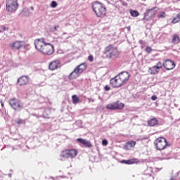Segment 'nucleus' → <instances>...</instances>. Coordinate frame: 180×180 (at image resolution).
<instances>
[{"label": "nucleus", "mask_w": 180, "mask_h": 180, "mask_svg": "<svg viewBox=\"0 0 180 180\" xmlns=\"http://www.w3.org/2000/svg\"><path fill=\"white\" fill-rule=\"evenodd\" d=\"M104 89H105V91H110V87L108 85H106Z\"/></svg>", "instance_id": "nucleus-32"}, {"label": "nucleus", "mask_w": 180, "mask_h": 180, "mask_svg": "<svg viewBox=\"0 0 180 180\" xmlns=\"http://www.w3.org/2000/svg\"><path fill=\"white\" fill-rule=\"evenodd\" d=\"M0 103H1V106H2V108H4V101H1Z\"/></svg>", "instance_id": "nucleus-34"}, {"label": "nucleus", "mask_w": 180, "mask_h": 180, "mask_svg": "<svg viewBox=\"0 0 180 180\" xmlns=\"http://www.w3.org/2000/svg\"><path fill=\"white\" fill-rule=\"evenodd\" d=\"M61 67V62L60 60H55L51 61L49 65V68L51 71H54L56 70H58Z\"/></svg>", "instance_id": "nucleus-12"}, {"label": "nucleus", "mask_w": 180, "mask_h": 180, "mask_svg": "<svg viewBox=\"0 0 180 180\" xmlns=\"http://www.w3.org/2000/svg\"><path fill=\"white\" fill-rule=\"evenodd\" d=\"M72 101L74 105H77V103H79V97L77 95H73L72 96Z\"/></svg>", "instance_id": "nucleus-21"}, {"label": "nucleus", "mask_w": 180, "mask_h": 180, "mask_svg": "<svg viewBox=\"0 0 180 180\" xmlns=\"http://www.w3.org/2000/svg\"><path fill=\"white\" fill-rule=\"evenodd\" d=\"M16 123L18 124V126H20V124H25V120L18 119L17 120Z\"/></svg>", "instance_id": "nucleus-26"}, {"label": "nucleus", "mask_w": 180, "mask_h": 180, "mask_svg": "<svg viewBox=\"0 0 180 180\" xmlns=\"http://www.w3.org/2000/svg\"><path fill=\"white\" fill-rule=\"evenodd\" d=\"M180 42V38L178 34H174L172 39V43L173 44H178Z\"/></svg>", "instance_id": "nucleus-20"}, {"label": "nucleus", "mask_w": 180, "mask_h": 180, "mask_svg": "<svg viewBox=\"0 0 180 180\" xmlns=\"http://www.w3.org/2000/svg\"><path fill=\"white\" fill-rule=\"evenodd\" d=\"M152 101H157V96L154 95L151 97Z\"/></svg>", "instance_id": "nucleus-33"}, {"label": "nucleus", "mask_w": 180, "mask_h": 180, "mask_svg": "<svg viewBox=\"0 0 180 180\" xmlns=\"http://www.w3.org/2000/svg\"><path fill=\"white\" fill-rule=\"evenodd\" d=\"M77 143H80V144H83V146H84V147H86L87 148H92V143H91V141L86 139L79 138L77 139Z\"/></svg>", "instance_id": "nucleus-16"}, {"label": "nucleus", "mask_w": 180, "mask_h": 180, "mask_svg": "<svg viewBox=\"0 0 180 180\" xmlns=\"http://www.w3.org/2000/svg\"><path fill=\"white\" fill-rule=\"evenodd\" d=\"M9 47L12 50H20L23 47V41H15L9 44Z\"/></svg>", "instance_id": "nucleus-13"}, {"label": "nucleus", "mask_w": 180, "mask_h": 180, "mask_svg": "<svg viewBox=\"0 0 180 180\" xmlns=\"http://www.w3.org/2000/svg\"><path fill=\"white\" fill-rule=\"evenodd\" d=\"M146 53H151V51H153V48H151L150 46H147L146 48Z\"/></svg>", "instance_id": "nucleus-29"}, {"label": "nucleus", "mask_w": 180, "mask_h": 180, "mask_svg": "<svg viewBox=\"0 0 180 180\" xmlns=\"http://www.w3.org/2000/svg\"><path fill=\"white\" fill-rule=\"evenodd\" d=\"M127 29H128V30H130V27H128Z\"/></svg>", "instance_id": "nucleus-37"}, {"label": "nucleus", "mask_w": 180, "mask_h": 180, "mask_svg": "<svg viewBox=\"0 0 180 180\" xmlns=\"http://www.w3.org/2000/svg\"><path fill=\"white\" fill-rule=\"evenodd\" d=\"M130 79V73L127 72H122L110 80V85L112 88H120L123 85H126Z\"/></svg>", "instance_id": "nucleus-1"}, {"label": "nucleus", "mask_w": 180, "mask_h": 180, "mask_svg": "<svg viewBox=\"0 0 180 180\" xmlns=\"http://www.w3.org/2000/svg\"><path fill=\"white\" fill-rule=\"evenodd\" d=\"M105 108L108 110H122L124 109V103L117 101L108 104Z\"/></svg>", "instance_id": "nucleus-9"}, {"label": "nucleus", "mask_w": 180, "mask_h": 180, "mask_svg": "<svg viewBox=\"0 0 180 180\" xmlns=\"http://www.w3.org/2000/svg\"><path fill=\"white\" fill-rule=\"evenodd\" d=\"M155 16V11L153 9H150L145 13V15L143 17L144 20H151Z\"/></svg>", "instance_id": "nucleus-14"}, {"label": "nucleus", "mask_w": 180, "mask_h": 180, "mask_svg": "<svg viewBox=\"0 0 180 180\" xmlns=\"http://www.w3.org/2000/svg\"><path fill=\"white\" fill-rule=\"evenodd\" d=\"M148 126L153 127L154 126H157L158 124V120L157 118H153L148 122Z\"/></svg>", "instance_id": "nucleus-19"}, {"label": "nucleus", "mask_w": 180, "mask_h": 180, "mask_svg": "<svg viewBox=\"0 0 180 180\" xmlns=\"http://www.w3.org/2000/svg\"><path fill=\"white\" fill-rule=\"evenodd\" d=\"M72 166L71 165V164L70 165L69 167H68V168H71Z\"/></svg>", "instance_id": "nucleus-36"}, {"label": "nucleus", "mask_w": 180, "mask_h": 180, "mask_svg": "<svg viewBox=\"0 0 180 180\" xmlns=\"http://www.w3.org/2000/svg\"><path fill=\"white\" fill-rule=\"evenodd\" d=\"M9 104L11 108H13V109L17 112H20V110L23 109V105H22V103L18 98L11 99Z\"/></svg>", "instance_id": "nucleus-10"}, {"label": "nucleus", "mask_w": 180, "mask_h": 180, "mask_svg": "<svg viewBox=\"0 0 180 180\" xmlns=\"http://www.w3.org/2000/svg\"><path fill=\"white\" fill-rule=\"evenodd\" d=\"M139 162H140V161L139 160V159H136V158H133L131 160H122L121 161V164H126L127 165H131L133 164H139Z\"/></svg>", "instance_id": "nucleus-17"}, {"label": "nucleus", "mask_w": 180, "mask_h": 180, "mask_svg": "<svg viewBox=\"0 0 180 180\" xmlns=\"http://www.w3.org/2000/svg\"><path fill=\"white\" fill-rule=\"evenodd\" d=\"M103 146H108V140L103 139L102 141Z\"/></svg>", "instance_id": "nucleus-31"}, {"label": "nucleus", "mask_w": 180, "mask_h": 180, "mask_svg": "<svg viewBox=\"0 0 180 180\" xmlns=\"http://www.w3.org/2000/svg\"><path fill=\"white\" fill-rule=\"evenodd\" d=\"M18 8H19L18 0H6V9L8 12H16Z\"/></svg>", "instance_id": "nucleus-8"}, {"label": "nucleus", "mask_w": 180, "mask_h": 180, "mask_svg": "<svg viewBox=\"0 0 180 180\" xmlns=\"http://www.w3.org/2000/svg\"><path fill=\"white\" fill-rule=\"evenodd\" d=\"M92 9L97 18H105L106 16V6H105V4L96 1L92 5Z\"/></svg>", "instance_id": "nucleus-3"}, {"label": "nucleus", "mask_w": 180, "mask_h": 180, "mask_svg": "<svg viewBox=\"0 0 180 180\" xmlns=\"http://www.w3.org/2000/svg\"><path fill=\"white\" fill-rule=\"evenodd\" d=\"M5 30H8V27L1 25L0 29V33H2V32H5Z\"/></svg>", "instance_id": "nucleus-28"}, {"label": "nucleus", "mask_w": 180, "mask_h": 180, "mask_svg": "<svg viewBox=\"0 0 180 180\" xmlns=\"http://www.w3.org/2000/svg\"><path fill=\"white\" fill-rule=\"evenodd\" d=\"M78 155V150L77 149H65L60 153L62 158H75Z\"/></svg>", "instance_id": "nucleus-7"}, {"label": "nucleus", "mask_w": 180, "mask_h": 180, "mask_svg": "<svg viewBox=\"0 0 180 180\" xmlns=\"http://www.w3.org/2000/svg\"><path fill=\"white\" fill-rule=\"evenodd\" d=\"M34 46L38 51L46 54L47 56H51L54 53V46L50 43H46L44 39H37L34 40Z\"/></svg>", "instance_id": "nucleus-2"}, {"label": "nucleus", "mask_w": 180, "mask_h": 180, "mask_svg": "<svg viewBox=\"0 0 180 180\" xmlns=\"http://www.w3.org/2000/svg\"><path fill=\"white\" fill-rule=\"evenodd\" d=\"M58 4H57V2L53 1L51 4V8H57Z\"/></svg>", "instance_id": "nucleus-27"}, {"label": "nucleus", "mask_w": 180, "mask_h": 180, "mask_svg": "<svg viewBox=\"0 0 180 180\" xmlns=\"http://www.w3.org/2000/svg\"><path fill=\"white\" fill-rule=\"evenodd\" d=\"M104 54L107 58H116L118 56H120V52L116 46L110 44L105 46Z\"/></svg>", "instance_id": "nucleus-4"}, {"label": "nucleus", "mask_w": 180, "mask_h": 180, "mask_svg": "<svg viewBox=\"0 0 180 180\" xmlns=\"http://www.w3.org/2000/svg\"><path fill=\"white\" fill-rule=\"evenodd\" d=\"M175 63L171 59H167L164 61V68H165V70H167V71L174 70V68H175Z\"/></svg>", "instance_id": "nucleus-11"}, {"label": "nucleus", "mask_w": 180, "mask_h": 180, "mask_svg": "<svg viewBox=\"0 0 180 180\" xmlns=\"http://www.w3.org/2000/svg\"><path fill=\"white\" fill-rule=\"evenodd\" d=\"M29 77L27 76H21L20 78L18 79V84L22 86L23 85H27L29 84Z\"/></svg>", "instance_id": "nucleus-15"}, {"label": "nucleus", "mask_w": 180, "mask_h": 180, "mask_svg": "<svg viewBox=\"0 0 180 180\" xmlns=\"http://www.w3.org/2000/svg\"><path fill=\"white\" fill-rule=\"evenodd\" d=\"M88 60L91 61V63H92V61H94V56H92V55L89 56Z\"/></svg>", "instance_id": "nucleus-30"}, {"label": "nucleus", "mask_w": 180, "mask_h": 180, "mask_svg": "<svg viewBox=\"0 0 180 180\" xmlns=\"http://www.w3.org/2000/svg\"><path fill=\"white\" fill-rule=\"evenodd\" d=\"M153 144L155 150H157L158 151H162L165 150L167 147H169V143H168L167 139L162 136L157 138L154 141Z\"/></svg>", "instance_id": "nucleus-5"}, {"label": "nucleus", "mask_w": 180, "mask_h": 180, "mask_svg": "<svg viewBox=\"0 0 180 180\" xmlns=\"http://www.w3.org/2000/svg\"><path fill=\"white\" fill-rule=\"evenodd\" d=\"M57 27H58V26H55V27H54V30H57Z\"/></svg>", "instance_id": "nucleus-35"}, {"label": "nucleus", "mask_w": 180, "mask_h": 180, "mask_svg": "<svg viewBox=\"0 0 180 180\" xmlns=\"http://www.w3.org/2000/svg\"><path fill=\"white\" fill-rule=\"evenodd\" d=\"M131 16L133 18H137V16H140V13L136 10H130Z\"/></svg>", "instance_id": "nucleus-23"}, {"label": "nucleus", "mask_w": 180, "mask_h": 180, "mask_svg": "<svg viewBox=\"0 0 180 180\" xmlns=\"http://www.w3.org/2000/svg\"><path fill=\"white\" fill-rule=\"evenodd\" d=\"M127 144H128L129 146H130L131 147H134L136 144L135 141H129L127 143Z\"/></svg>", "instance_id": "nucleus-25"}, {"label": "nucleus", "mask_w": 180, "mask_h": 180, "mask_svg": "<svg viewBox=\"0 0 180 180\" xmlns=\"http://www.w3.org/2000/svg\"><path fill=\"white\" fill-rule=\"evenodd\" d=\"M86 63H83L78 65L74 71L70 74L69 79H75V78H78L79 75L82 74V72L86 70Z\"/></svg>", "instance_id": "nucleus-6"}, {"label": "nucleus", "mask_w": 180, "mask_h": 180, "mask_svg": "<svg viewBox=\"0 0 180 180\" xmlns=\"http://www.w3.org/2000/svg\"><path fill=\"white\" fill-rule=\"evenodd\" d=\"M157 16L158 19H164L165 18H167V13L165 11H160Z\"/></svg>", "instance_id": "nucleus-22"}, {"label": "nucleus", "mask_w": 180, "mask_h": 180, "mask_svg": "<svg viewBox=\"0 0 180 180\" xmlns=\"http://www.w3.org/2000/svg\"><path fill=\"white\" fill-rule=\"evenodd\" d=\"M156 68H158L159 70H161L162 67H164V62L159 61L156 65H155Z\"/></svg>", "instance_id": "nucleus-24"}, {"label": "nucleus", "mask_w": 180, "mask_h": 180, "mask_svg": "<svg viewBox=\"0 0 180 180\" xmlns=\"http://www.w3.org/2000/svg\"><path fill=\"white\" fill-rule=\"evenodd\" d=\"M148 72L151 75H156V74H158V72H160V69L155 65H154L151 68H149Z\"/></svg>", "instance_id": "nucleus-18"}]
</instances>
